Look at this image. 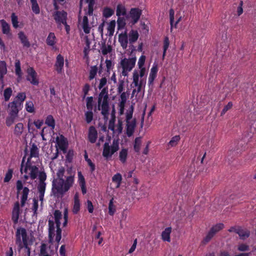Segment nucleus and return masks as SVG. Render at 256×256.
<instances>
[{
	"label": "nucleus",
	"instance_id": "6ab92c4d",
	"mask_svg": "<svg viewBox=\"0 0 256 256\" xmlns=\"http://www.w3.org/2000/svg\"><path fill=\"white\" fill-rule=\"evenodd\" d=\"M78 178L79 184L81 188L82 192L83 194L86 192V181L84 176H82L80 172H78Z\"/></svg>",
	"mask_w": 256,
	"mask_h": 256
},
{
	"label": "nucleus",
	"instance_id": "9b49d317",
	"mask_svg": "<svg viewBox=\"0 0 256 256\" xmlns=\"http://www.w3.org/2000/svg\"><path fill=\"white\" fill-rule=\"evenodd\" d=\"M54 19L58 24L66 23L67 19V12L64 10L56 11L54 14Z\"/></svg>",
	"mask_w": 256,
	"mask_h": 256
},
{
	"label": "nucleus",
	"instance_id": "423d86ee",
	"mask_svg": "<svg viewBox=\"0 0 256 256\" xmlns=\"http://www.w3.org/2000/svg\"><path fill=\"white\" fill-rule=\"evenodd\" d=\"M119 149V142L118 140H114L111 146L109 143L106 142L104 144L102 156L104 158H108L112 156Z\"/></svg>",
	"mask_w": 256,
	"mask_h": 256
},
{
	"label": "nucleus",
	"instance_id": "412c9836",
	"mask_svg": "<svg viewBox=\"0 0 256 256\" xmlns=\"http://www.w3.org/2000/svg\"><path fill=\"white\" fill-rule=\"evenodd\" d=\"M30 192V190L27 187H24L21 196L20 205L22 207L24 206L26 200H28V194Z\"/></svg>",
	"mask_w": 256,
	"mask_h": 256
},
{
	"label": "nucleus",
	"instance_id": "bb28decb",
	"mask_svg": "<svg viewBox=\"0 0 256 256\" xmlns=\"http://www.w3.org/2000/svg\"><path fill=\"white\" fill-rule=\"evenodd\" d=\"M88 15L84 16L82 23V28L85 34H88L90 32V28L88 25V20L87 16Z\"/></svg>",
	"mask_w": 256,
	"mask_h": 256
},
{
	"label": "nucleus",
	"instance_id": "a211bd4d",
	"mask_svg": "<svg viewBox=\"0 0 256 256\" xmlns=\"http://www.w3.org/2000/svg\"><path fill=\"white\" fill-rule=\"evenodd\" d=\"M172 231L171 227H168L164 229L162 232L161 238L164 242H170V234Z\"/></svg>",
	"mask_w": 256,
	"mask_h": 256
},
{
	"label": "nucleus",
	"instance_id": "a18cd8bd",
	"mask_svg": "<svg viewBox=\"0 0 256 256\" xmlns=\"http://www.w3.org/2000/svg\"><path fill=\"white\" fill-rule=\"evenodd\" d=\"M170 45V41L168 38L166 36L164 38V46H163V54H162V58L163 59L164 58L166 50L168 49Z\"/></svg>",
	"mask_w": 256,
	"mask_h": 256
},
{
	"label": "nucleus",
	"instance_id": "de8ad7c7",
	"mask_svg": "<svg viewBox=\"0 0 256 256\" xmlns=\"http://www.w3.org/2000/svg\"><path fill=\"white\" fill-rule=\"evenodd\" d=\"M114 198H112L108 204V214L112 216L116 212V206L114 204Z\"/></svg>",
	"mask_w": 256,
	"mask_h": 256
},
{
	"label": "nucleus",
	"instance_id": "393cba45",
	"mask_svg": "<svg viewBox=\"0 0 256 256\" xmlns=\"http://www.w3.org/2000/svg\"><path fill=\"white\" fill-rule=\"evenodd\" d=\"M56 38L54 34L52 32H50L46 39V44L49 46H54L56 44Z\"/></svg>",
	"mask_w": 256,
	"mask_h": 256
},
{
	"label": "nucleus",
	"instance_id": "aec40b11",
	"mask_svg": "<svg viewBox=\"0 0 256 256\" xmlns=\"http://www.w3.org/2000/svg\"><path fill=\"white\" fill-rule=\"evenodd\" d=\"M118 41L120 44L121 46L124 49L127 48L128 44V38L126 34H120L118 36Z\"/></svg>",
	"mask_w": 256,
	"mask_h": 256
},
{
	"label": "nucleus",
	"instance_id": "4be33fe9",
	"mask_svg": "<svg viewBox=\"0 0 256 256\" xmlns=\"http://www.w3.org/2000/svg\"><path fill=\"white\" fill-rule=\"evenodd\" d=\"M18 38H20L22 44L24 47L29 48L30 46V42L28 41L27 36L22 32H20L18 34Z\"/></svg>",
	"mask_w": 256,
	"mask_h": 256
},
{
	"label": "nucleus",
	"instance_id": "f8f14e48",
	"mask_svg": "<svg viewBox=\"0 0 256 256\" xmlns=\"http://www.w3.org/2000/svg\"><path fill=\"white\" fill-rule=\"evenodd\" d=\"M64 58L60 54L57 56L54 65V69L58 74H62L64 70Z\"/></svg>",
	"mask_w": 256,
	"mask_h": 256
},
{
	"label": "nucleus",
	"instance_id": "49530a36",
	"mask_svg": "<svg viewBox=\"0 0 256 256\" xmlns=\"http://www.w3.org/2000/svg\"><path fill=\"white\" fill-rule=\"evenodd\" d=\"M94 98L92 96H88L86 99V107L88 110H92L93 109Z\"/></svg>",
	"mask_w": 256,
	"mask_h": 256
},
{
	"label": "nucleus",
	"instance_id": "4468645a",
	"mask_svg": "<svg viewBox=\"0 0 256 256\" xmlns=\"http://www.w3.org/2000/svg\"><path fill=\"white\" fill-rule=\"evenodd\" d=\"M126 134L128 136H132L136 126V120L134 119L131 122H126Z\"/></svg>",
	"mask_w": 256,
	"mask_h": 256
},
{
	"label": "nucleus",
	"instance_id": "c756f323",
	"mask_svg": "<svg viewBox=\"0 0 256 256\" xmlns=\"http://www.w3.org/2000/svg\"><path fill=\"white\" fill-rule=\"evenodd\" d=\"M45 124L49 127H50L52 130L55 128L56 122L55 120L52 115H48L45 120Z\"/></svg>",
	"mask_w": 256,
	"mask_h": 256
},
{
	"label": "nucleus",
	"instance_id": "cd10ccee",
	"mask_svg": "<svg viewBox=\"0 0 256 256\" xmlns=\"http://www.w3.org/2000/svg\"><path fill=\"white\" fill-rule=\"evenodd\" d=\"M38 148L36 145L34 144L30 148V155L28 160L30 159V162L32 158H38Z\"/></svg>",
	"mask_w": 256,
	"mask_h": 256
},
{
	"label": "nucleus",
	"instance_id": "0eeeda50",
	"mask_svg": "<svg viewBox=\"0 0 256 256\" xmlns=\"http://www.w3.org/2000/svg\"><path fill=\"white\" fill-rule=\"evenodd\" d=\"M134 86L137 87L136 89H134L132 92V96H134L135 92L138 93L141 92L142 89H144L146 84V80L142 78L139 81V75L137 72L134 71L133 73V82Z\"/></svg>",
	"mask_w": 256,
	"mask_h": 256
},
{
	"label": "nucleus",
	"instance_id": "9d476101",
	"mask_svg": "<svg viewBox=\"0 0 256 256\" xmlns=\"http://www.w3.org/2000/svg\"><path fill=\"white\" fill-rule=\"evenodd\" d=\"M56 142L58 148L62 151L63 153H66L68 145L67 139L62 134H60V136L56 138Z\"/></svg>",
	"mask_w": 256,
	"mask_h": 256
},
{
	"label": "nucleus",
	"instance_id": "72a5a7b5",
	"mask_svg": "<svg viewBox=\"0 0 256 256\" xmlns=\"http://www.w3.org/2000/svg\"><path fill=\"white\" fill-rule=\"evenodd\" d=\"M112 181L116 184V188H120L122 181V176L121 174L120 173H116L112 177Z\"/></svg>",
	"mask_w": 256,
	"mask_h": 256
},
{
	"label": "nucleus",
	"instance_id": "ea45409f",
	"mask_svg": "<svg viewBox=\"0 0 256 256\" xmlns=\"http://www.w3.org/2000/svg\"><path fill=\"white\" fill-rule=\"evenodd\" d=\"M32 4V12L36 14H39L40 12V8L36 0H30Z\"/></svg>",
	"mask_w": 256,
	"mask_h": 256
},
{
	"label": "nucleus",
	"instance_id": "7ed1b4c3",
	"mask_svg": "<svg viewBox=\"0 0 256 256\" xmlns=\"http://www.w3.org/2000/svg\"><path fill=\"white\" fill-rule=\"evenodd\" d=\"M98 109L102 110L101 114L104 119H108L109 115L108 88H104L98 96Z\"/></svg>",
	"mask_w": 256,
	"mask_h": 256
},
{
	"label": "nucleus",
	"instance_id": "f3484780",
	"mask_svg": "<svg viewBox=\"0 0 256 256\" xmlns=\"http://www.w3.org/2000/svg\"><path fill=\"white\" fill-rule=\"evenodd\" d=\"M158 68L156 65H154L150 69V72L148 76V84L149 86L152 84L154 79L157 76Z\"/></svg>",
	"mask_w": 256,
	"mask_h": 256
},
{
	"label": "nucleus",
	"instance_id": "58836bf2",
	"mask_svg": "<svg viewBox=\"0 0 256 256\" xmlns=\"http://www.w3.org/2000/svg\"><path fill=\"white\" fill-rule=\"evenodd\" d=\"M114 14V10L108 7L104 8L102 11V15L106 18H110Z\"/></svg>",
	"mask_w": 256,
	"mask_h": 256
},
{
	"label": "nucleus",
	"instance_id": "e2e57ef3",
	"mask_svg": "<svg viewBox=\"0 0 256 256\" xmlns=\"http://www.w3.org/2000/svg\"><path fill=\"white\" fill-rule=\"evenodd\" d=\"M46 188V183L39 182L38 190L39 194H44Z\"/></svg>",
	"mask_w": 256,
	"mask_h": 256
},
{
	"label": "nucleus",
	"instance_id": "20e7f679",
	"mask_svg": "<svg viewBox=\"0 0 256 256\" xmlns=\"http://www.w3.org/2000/svg\"><path fill=\"white\" fill-rule=\"evenodd\" d=\"M26 156H24L22 160L20 165V172L22 174L24 172L26 174L24 175V178L25 180H28L30 178L32 180L36 178L38 174V168L36 165L32 164L30 159L27 160L24 165Z\"/></svg>",
	"mask_w": 256,
	"mask_h": 256
},
{
	"label": "nucleus",
	"instance_id": "5fc2aeb1",
	"mask_svg": "<svg viewBox=\"0 0 256 256\" xmlns=\"http://www.w3.org/2000/svg\"><path fill=\"white\" fill-rule=\"evenodd\" d=\"M11 20L13 26L16 28H18V18L14 12L12 14Z\"/></svg>",
	"mask_w": 256,
	"mask_h": 256
},
{
	"label": "nucleus",
	"instance_id": "e433bc0d",
	"mask_svg": "<svg viewBox=\"0 0 256 256\" xmlns=\"http://www.w3.org/2000/svg\"><path fill=\"white\" fill-rule=\"evenodd\" d=\"M24 130V125L22 123L19 122L17 124L14 128V134L16 136H20Z\"/></svg>",
	"mask_w": 256,
	"mask_h": 256
},
{
	"label": "nucleus",
	"instance_id": "6e6552de",
	"mask_svg": "<svg viewBox=\"0 0 256 256\" xmlns=\"http://www.w3.org/2000/svg\"><path fill=\"white\" fill-rule=\"evenodd\" d=\"M23 106H19V104L16 100H13L8 104V114L13 117H17L19 111Z\"/></svg>",
	"mask_w": 256,
	"mask_h": 256
},
{
	"label": "nucleus",
	"instance_id": "b1692460",
	"mask_svg": "<svg viewBox=\"0 0 256 256\" xmlns=\"http://www.w3.org/2000/svg\"><path fill=\"white\" fill-rule=\"evenodd\" d=\"M139 34L136 30H132L128 34V40L130 44H134L138 39Z\"/></svg>",
	"mask_w": 256,
	"mask_h": 256
},
{
	"label": "nucleus",
	"instance_id": "c85d7f7f",
	"mask_svg": "<svg viewBox=\"0 0 256 256\" xmlns=\"http://www.w3.org/2000/svg\"><path fill=\"white\" fill-rule=\"evenodd\" d=\"M80 204L78 196L76 195L74 197V204L72 208V212L77 214L80 210Z\"/></svg>",
	"mask_w": 256,
	"mask_h": 256
},
{
	"label": "nucleus",
	"instance_id": "f03ea898",
	"mask_svg": "<svg viewBox=\"0 0 256 256\" xmlns=\"http://www.w3.org/2000/svg\"><path fill=\"white\" fill-rule=\"evenodd\" d=\"M16 244L18 246V251L22 249L27 256H30V246L32 242L28 240L26 230L24 228H18L16 234Z\"/></svg>",
	"mask_w": 256,
	"mask_h": 256
},
{
	"label": "nucleus",
	"instance_id": "473e14b6",
	"mask_svg": "<svg viewBox=\"0 0 256 256\" xmlns=\"http://www.w3.org/2000/svg\"><path fill=\"white\" fill-rule=\"evenodd\" d=\"M15 72L18 76V78L21 79L22 73L21 70L20 62L19 60H16L15 62Z\"/></svg>",
	"mask_w": 256,
	"mask_h": 256
},
{
	"label": "nucleus",
	"instance_id": "603ef678",
	"mask_svg": "<svg viewBox=\"0 0 256 256\" xmlns=\"http://www.w3.org/2000/svg\"><path fill=\"white\" fill-rule=\"evenodd\" d=\"M13 174V170L12 168H9L8 172L6 174L4 180V182H8L12 179Z\"/></svg>",
	"mask_w": 256,
	"mask_h": 256
},
{
	"label": "nucleus",
	"instance_id": "a878e982",
	"mask_svg": "<svg viewBox=\"0 0 256 256\" xmlns=\"http://www.w3.org/2000/svg\"><path fill=\"white\" fill-rule=\"evenodd\" d=\"M7 72L6 62L4 61L0 62V81L2 82L4 76Z\"/></svg>",
	"mask_w": 256,
	"mask_h": 256
},
{
	"label": "nucleus",
	"instance_id": "bf43d9fd",
	"mask_svg": "<svg viewBox=\"0 0 256 256\" xmlns=\"http://www.w3.org/2000/svg\"><path fill=\"white\" fill-rule=\"evenodd\" d=\"M170 14V20L171 28L174 26V9L170 8L169 10Z\"/></svg>",
	"mask_w": 256,
	"mask_h": 256
},
{
	"label": "nucleus",
	"instance_id": "8fccbe9b",
	"mask_svg": "<svg viewBox=\"0 0 256 256\" xmlns=\"http://www.w3.org/2000/svg\"><path fill=\"white\" fill-rule=\"evenodd\" d=\"M134 108L132 105L128 110H127L126 113V122H130V120L132 119V117L133 112H134Z\"/></svg>",
	"mask_w": 256,
	"mask_h": 256
},
{
	"label": "nucleus",
	"instance_id": "3c124183",
	"mask_svg": "<svg viewBox=\"0 0 256 256\" xmlns=\"http://www.w3.org/2000/svg\"><path fill=\"white\" fill-rule=\"evenodd\" d=\"M224 227V224L222 223L218 224H216L215 226H213L211 228L210 230L213 232L214 234H216L220 230L223 229Z\"/></svg>",
	"mask_w": 256,
	"mask_h": 256
},
{
	"label": "nucleus",
	"instance_id": "2eb2a0df",
	"mask_svg": "<svg viewBox=\"0 0 256 256\" xmlns=\"http://www.w3.org/2000/svg\"><path fill=\"white\" fill-rule=\"evenodd\" d=\"M20 213V204L18 202L14 204L12 212V219L14 224H16L18 222Z\"/></svg>",
	"mask_w": 256,
	"mask_h": 256
},
{
	"label": "nucleus",
	"instance_id": "79ce46f5",
	"mask_svg": "<svg viewBox=\"0 0 256 256\" xmlns=\"http://www.w3.org/2000/svg\"><path fill=\"white\" fill-rule=\"evenodd\" d=\"M116 26V22L114 20H112L109 23L107 30L108 32L109 36H112L114 34V28Z\"/></svg>",
	"mask_w": 256,
	"mask_h": 256
},
{
	"label": "nucleus",
	"instance_id": "c9c22d12",
	"mask_svg": "<svg viewBox=\"0 0 256 256\" xmlns=\"http://www.w3.org/2000/svg\"><path fill=\"white\" fill-rule=\"evenodd\" d=\"M128 157V150L126 148H122L119 154V159L122 163L124 164Z\"/></svg>",
	"mask_w": 256,
	"mask_h": 256
},
{
	"label": "nucleus",
	"instance_id": "39448f33",
	"mask_svg": "<svg viewBox=\"0 0 256 256\" xmlns=\"http://www.w3.org/2000/svg\"><path fill=\"white\" fill-rule=\"evenodd\" d=\"M136 60V57L129 58H124L120 62V66L122 69V74L124 76H128V72L134 68Z\"/></svg>",
	"mask_w": 256,
	"mask_h": 256
},
{
	"label": "nucleus",
	"instance_id": "052dcab7",
	"mask_svg": "<svg viewBox=\"0 0 256 256\" xmlns=\"http://www.w3.org/2000/svg\"><path fill=\"white\" fill-rule=\"evenodd\" d=\"M124 81L123 80H120L118 85V94L122 93L124 90Z\"/></svg>",
	"mask_w": 256,
	"mask_h": 256
},
{
	"label": "nucleus",
	"instance_id": "2f4dec72",
	"mask_svg": "<svg viewBox=\"0 0 256 256\" xmlns=\"http://www.w3.org/2000/svg\"><path fill=\"white\" fill-rule=\"evenodd\" d=\"M0 22L2 25V33L6 34H9L10 32V26L4 20H1Z\"/></svg>",
	"mask_w": 256,
	"mask_h": 256
},
{
	"label": "nucleus",
	"instance_id": "0e129e2a",
	"mask_svg": "<svg viewBox=\"0 0 256 256\" xmlns=\"http://www.w3.org/2000/svg\"><path fill=\"white\" fill-rule=\"evenodd\" d=\"M233 106L232 102H230L228 104L225 106L221 112L220 116H222L224 115L227 111L230 110Z\"/></svg>",
	"mask_w": 256,
	"mask_h": 256
},
{
	"label": "nucleus",
	"instance_id": "a19ab883",
	"mask_svg": "<svg viewBox=\"0 0 256 256\" xmlns=\"http://www.w3.org/2000/svg\"><path fill=\"white\" fill-rule=\"evenodd\" d=\"M85 120L87 124H90L94 119V113L92 110H87L84 112Z\"/></svg>",
	"mask_w": 256,
	"mask_h": 256
},
{
	"label": "nucleus",
	"instance_id": "f257e3e1",
	"mask_svg": "<svg viewBox=\"0 0 256 256\" xmlns=\"http://www.w3.org/2000/svg\"><path fill=\"white\" fill-rule=\"evenodd\" d=\"M64 168L58 169L56 173L57 178L52 181V192L54 196H62L74 183V175L70 174L66 177L65 180L64 179Z\"/></svg>",
	"mask_w": 256,
	"mask_h": 256
},
{
	"label": "nucleus",
	"instance_id": "1a4fd4ad",
	"mask_svg": "<svg viewBox=\"0 0 256 256\" xmlns=\"http://www.w3.org/2000/svg\"><path fill=\"white\" fill-rule=\"evenodd\" d=\"M26 80L29 81L32 84L37 86L39 82L37 78V74L32 67H29L26 70Z\"/></svg>",
	"mask_w": 256,
	"mask_h": 256
},
{
	"label": "nucleus",
	"instance_id": "13d9d810",
	"mask_svg": "<svg viewBox=\"0 0 256 256\" xmlns=\"http://www.w3.org/2000/svg\"><path fill=\"white\" fill-rule=\"evenodd\" d=\"M180 140V136H175L172 138L168 144L172 146H176Z\"/></svg>",
	"mask_w": 256,
	"mask_h": 256
},
{
	"label": "nucleus",
	"instance_id": "c03bdc74",
	"mask_svg": "<svg viewBox=\"0 0 256 256\" xmlns=\"http://www.w3.org/2000/svg\"><path fill=\"white\" fill-rule=\"evenodd\" d=\"M98 72V67L96 66H92L90 67V74L88 76V79L90 80H93L96 75Z\"/></svg>",
	"mask_w": 256,
	"mask_h": 256
},
{
	"label": "nucleus",
	"instance_id": "4c0bfd02",
	"mask_svg": "<svg viewBox=\"0 0 256 256\" xmlns=\"http://www.w3.org/2000/svg\"><path fill=\"white\" fill-rule=\"evenodd\" d=\"M102 53L103 55H106L112 52V48L111 45H106L105 43H103L101 46Z\"/></svg>",
	"mask_w": 256,
	"mask_h": 256
},
{
	"label": "nucleus",
	"instance_id": "864d4df0",
	"mask_svg": "<svg viewBox=\"0 0 256 256\" xmlns=\"http://www.w3.org/2000/svg\"><path fill=\"white\" fill-rule=\"evenodd\" d=\"M141 145V140L140 138H136L134 140V150L136 152H138L140 150V147Z\"/></svg>",
	"mask_w": 256,
	"mask_h": 256
},
{
	"label": "nucleus",
	"instance_id": "ddd939ff",
	"mask_svg": "<svg viewBox=\"0 0 256 256\" xmlns=\"http://www.w3.org/2000/svg\"><path fill=\"white\" fill-rule=\"evenodd\" d=\"M130 17L133 24H136L142 15V10L138 8H132L130 12Z\"/></svg>",
	"mask_w": 256,
	"mask_h": 256
},
{
	"label": "nucleus",
	"instance_id": "680f3d73",
	"mask_svg": "<svg viewBox=\"0 0 256 256\" xmlns=\"http://www.w3.org/2000/svg\"><path fill=\"white\" fill-rule=\"evenodd\" d=\"M214 235L215 234H214L213 232L210 230L209 232H208V234H206V236L203 240L204 242L206 244L210 242Z\"/></svg>",
	"mask_w": 256,
	"mask_h": 256
},
{
	"label": "nucleus",
	"instance_id": "7c9ffc66",
	"mask_svg": "<svg viewBox=\"0 0 256 256\" xmlns=\"http://www.w3.org/2000/svg\"><path fill=\"white\" fill-rule=\"evenodd\" d=\"M126 10L124 6L122 4H118L116 10V14L118 17L120 16H124L126 15Z\"/></svg>",
	"mask_w": 256,
	"mask_h": 256
},
{
	"label": "nucleus",
	"instance_id": "09e8293b",
	"mask_svg": "<svg viewBox=\"0 0 256 256\" xmlns=\"http://www.w3.org/2000/svg\"><path fill=\"white\" fill-rule=\"evenodd\" d=\"M12 90L10 88H6L4 92V100L6 102H8L12 94Z\"/></svg>",
	"mask_w": 256,
	"mask_h": 256
},
{
	"label": "nucleus",
	"instance_id": "338daca9",
	"mask_svg": "<svg viewBox=\"0 0 256 256\" xmlns=\"http://www.w3.org/2000/svg\"><path fill=\"white\" fill-rule=\"evenodd\" d=\"M39 182L46 183L45 180L46 179V174L44 172H38Z\"/></svg>",
	"mask_w": 256,
	"mask_h": 256
},
{
	"label": "nucleus",
	"instance_id": "4d7b16f0",
	"mask_svg": "<svg viewBox=\"0 0 256 256\" xmlns=\"http://www.w3.org/2000/svg\"><path fill=\"white\" fill-rule=\"evenodd\" d=\"M26 109L27 112L32 113L34 112V104L32 101L27 102L26 104Z\"/></svg>",
	"mask_w": 256,
	"mask_h": 256
},
{
	"label": "nucleus",
	"instance_id": "dca6fc26",
	"mask_svg": "<svg viewBox=\"0 0 256 256\" xmlns=\"http://www.w3.org/2000/svg\"><path fill=\"white\" fill-rule=\"evenodd\" d=\"M98 138V132L94 126H90L88 130V140L92 144L94 143Z\"/></svg>",
	"mask_w": 256,
	"mask_h": 256
},
{
	"label": "nucleus",
	"instance_id": "6e6d98bb",
	"mask_svg": "<svg viewBox=\"0 0 256 256\" xmlns=\"http://www.w3.org/2000/svg\"><path fill=\"white\" fill-rule=\"evenodd\" d=\"M74 156V152L72 150H69L67 152L66 158L67 162L70 163L72 162Z\"/></svg>",
	"mask_w": 256,
	"mask_h": 256
},
{
	"label": "nucleus",
	"instance_id": "5701e85b",
	"mask_svg": "<svg viewBox=\"0 0 256 256\" xmlns=\"http://www.w3.org/2000/svg\"><path fill=\"white\" fill-rule=\"evenodd\" d=\"M235 232L238 234L242 240H244L249 237L250 235V232L247 230H244L240 228L236 229Z\"/></svg>",
	"mask_w": 256,
	"mask_h": 256
},
{
	"label": "nucleus",
	"instance_id": "37998d69",
	"mask_svg": "<svg viewBox=\"0 0 256 256\" xmlns=\"http://www.w3.org/2000/svg\"><path fill=\"white\" fill-rule=\"evenodd\" d=\"M54 220L56 224H60V220L62 218L61 212L59 210H55L54 213Z\"/></svg>",
	"mask_w": 256,
	"mask_h": 256
},
{
	"label": "nucleus",
	"instance_id": "69168bd1",
	"mask_svg": "<svg viewBox=\"0 0 256 256\" xmlns=\"http://www.w3.org/2000/svg\"><path fill=\"white\" fill-rule=\"evenodd\" d=\"M117 23L118 29L124 28L126 25L125 20L123 18L118 17Z\"/></svg>",
	"mask_w": 256,
	"mask_h": 256
},
{
	"label": "nucleus",
	"instance_id": "f704fd0d",
	"mask_svg": "<svg viewBox=\"0 0 256 256\" xmlns=\"http://www.w3.org/2000/svg\"><path fill=\"white\" fill-rule=\"evenodd\" d=\"M26 98L25 92H18L14 100H16L19 104V106H23V103Z\"/></svg>",
	"mask_w": 256,
	"mask_h": 256
},
{
	"label": "nucleus",
	"instance_id": "774afa93",
	"mask_svg": "<svg viewBox=\"0 0 256 256\" xmlns=\"http://www.w3.org/2000/svg\"><path fill=\"white\" fill-rule=\"evenodd\" d=\"M90 90V86L88 84H86L82 88V92L84 94L83 98H85L88 94V92Z\"/></svg>",
	"mask_w": 256,
	"mask_h": 256
}]
</instances>
